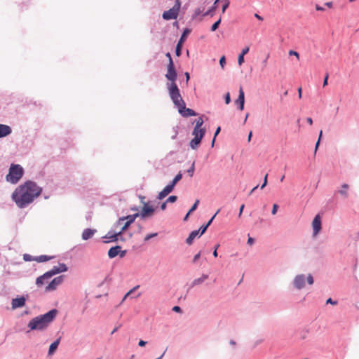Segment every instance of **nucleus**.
I'll use <instances>...</instances> for the list:
<instances>
[{"instance_id": "f257e3e1", "label": "nucleus", "mask_w": 359, "mask_h": 359, "mask_svg": "<svg viewBox=\"0 0 359 359\" xmlns=\"http://www.w3.org/2000/svg\"><path fill=\"white\" fill-rule=\"evenodd\" d=\"M41 192L42 188L35 182L27 180L15 189L11 198L18 208H25L39 196Z\"/></svg>"}, {"instance_id": "f03ea898", "label": "nucleus", "mask_w": 359, "mask_h": 359, "mask_svg": "<svg viewBox=\"0 0 359 359\" xmlns=\"http://www.w3.org/2000/svg\"><path fill=\"white\" fill-rule=\"evenodd\" d=\"M58 313L56 309H52L44 314L33 318L28 323L29 331H43L52 323Z\"/></svg>"}, {"instance_id": "7ed1b4c3", "label": "nucleus", "mask_w": 359, "mask_h": 359, "mask_svg": "<svg viewBox=\"0 0 359 359\" xmlns=\"http://www.w3.org/2000/svg\"><path fill=\"white\" fill-rule=\"evenodd\" d=\"M25 173L24 168L20 164L11 163L8 173L6 175V180L12 184H16Z\"/></svg>"}, {"instance_id": "20e7f679", "label": "nucleus", "mask_w": 359, "mask_h": 359, "mask_svg": "<svg viewBox=\"0 0 359 359\" xmlns=\"http://www.w3.org/2000/svg\"><path fill=\"white\" fill-rule=\"evenodd\" d=\"M306 283L309 285L313 284L314 278L311 273H309L307 276L303 273L295 276L292 284L294 288L297 290H301L305 287Z\"/></svg>"}, {"instance_id": "39448f33", "label": "nucleus", "mask_w": 359, "mask_h": 359, "mask_svg": "<svg viewBox=\"0 0 359 359\" xmlns=\"http://www.w3.org/2000/svg\"><path fill=\"white\" fill-rule=\"evenodd\" d=\"M167 85L170 99L175 106L178 109L182 104V102H184L180 95V89L176 83H170Z\"/></svg>"}, {"instance_id": "423d86ee", "label": "nucleus", "mask_w": 359, "mask_h": 359, "mask_svg": "<svg viewBox=\"0 0 359 359\" xmlns=\"http://www.w3.org/2000/svg\"><path fill=\"white\" fill-rule=\"evenodd\" d=\"M182 2L180 0H175L174 6L168 11H165L162 14V18L165 20H175L177 18L181 8Z\"/></svg>"}, {"instance_id": "0eeeda50", "label": "nucleus", "mask_w": 359, "mask_h": 359, "mask_svg": "<svg viewBox=\"0 0 359 359\" xmlns=\"http://www.w3.org/2000/svg\"><path fill=\"white\" fill-rule=\"evenodd\" d=\"M191 29L188 27L185 28L183 30V32L180 36V38L179 41H177L176 47H175V55L177 57H180L182 55L183 44L185 42V41L187 40V39L189 34L191 33Z\"/></svg>"}, {"instance_id": "6e6552de", "label": "nucleus", "mask_w": 359, "mask_h": 359, "mask_svg": "<svg viewBox=\"0 0 359 359\" xmlns=\"http://www.w3.org/2000/svg\"><path fill=\"white\" fill-rule=\"evenodd\" d=\"M121 234L122 233H121L119 231L111 228V230L105 236L102 237V239L104 243L116 242L118 241L119 236H121Z\"/></svg>"}, {"instance_id": "1a4fd4ad", "label": "nucleus", "mask_w": 359, "mask_h": 359, "mask_svg": "<svg viewBox=\"0 0 359 359\" xmlns=\"http://www.w3.org/2000/svg\"><path fill=\"white\" fill-rule=\"evenodd\" d=\"M165 76L170 83H175L177 78V73L173 60L168 62L167 73Z\"/></svg>"}, {"instance_id": "9d476101", "label": "nucleus", "mask_w": 359, "mask_h": 359, "mask_svg": "<svg viewBox=\"0 0 359 359\" xmlns=\"http://www.w3.org/2000/svg\"><path fill=\"white\" fill-rule=\"evenodd\" d=\"M140 217V212H136L133 215H128L127 216H123L124 223L123 226L120 229L119 231L121 233H123L126 231L128 229L130 225L135 222L137 217Z\"/></svg>"}, {"instance_id": "9b49d317", "label": "nucleus", "mask_w": 359, "mask_h": 359, "mask_svg": "<svg viewBox=\"0 0 359 359\" xmlns=\"http://www.w3.org/2000/svg\"><path fill=\"white\" fill-rule=\"evenodd\" d=\"M64 280V276H59L54 278L46 287V292H52L56 290L57 287L62 284Z\"/></svg>"}, {"instance_id": "f8f14e48", "label": "nucleus", "mask_w": 359, "mask_h": 359, "mask_svg": "<svg viewBox=\"0 0 359 359\" xmlns=\"http://www.w3.org/2000/svg\"><path fill=\"white\" fill-rule=\"evenodd\" d=\"M313 236H316L322 229V220L319 214L316 215L312 221Z\"/></svg>"}, {"instance_id": "ddd939ff", "label": "nucleus", "mask_w": 359, "mask_h": 359, "mask_svg": "<svg viewBox=\"0 0 359 359\" xmlns=\"http://www.w3.org/2000/svg\"><path fill=\"white\" fill-rule=\"evenodd\" d=\"M179 114L183 117H189L197 116L198 114L193 109L186 107V104L182 102V104L178 108Z\"/></svg>"}, {"instance_id": "4468645a", "label": "nucleus", "mask_w": 359, "mask_h": 359, "mask_svg": "<svg viewBox=\"0 0 359 359\" xmlns=\"http://www.w3.org/2000/svg\"><path fill=\"white\" fill-rule=\"evenodd\" d=\"M143 203H144V206L142 208V210L140 213V216L142 219H145V218L151 217L155 212V208L149 205L147 203L144 202Z\"/></svg>"}, {"instance_id": "2eb2a0df", "label": "nucleus", "mask_w": 359, "mask_h": 359, "mask_svg": "<svg viewBox=\"0 0 359 359\" xmlns=\"http://www.w3.org/2000/svg\"><path fill=\"white\" fill-rule=\"evenodd\" d=\"M28 297V295L26 296L22 295L20 297H17L15 298H13L12 299L11 305L13 309H16L18 308L23 307L26 304L27 298Z\"/></svg>"}, {"instance_id": "dca6fc26", "label": "nucleus", "mask_w": 359, "mask_h": 359, "mask_svg": "<svg viewBox=\"0 0 359 359\" xmlns=\"http://www.w3.org/2000/svg\"><path fill=\"white\" fill-rule=\"evenodd\" d=\"M68 271V267L65 263H59L58 266H54L50 270L48 271L50 277L60 273L66 272Z\"/></svg>"}, {"instance_id": "f3484780", "label": "nucleus", "mask_w": 359, "mask_h": 359, "mask_svg": "<svg viewBox=\"0 0 359 359\" xmlns=\"http://www.w3.org/2000/svg\"><path fill=\"white\" fill-rule=\"evenodd\" d=\"M235 103L237 104L238 109L241 111L243 110L245 104V93L242 87H241L239 89L238 96L235 101Z\"/></svg>"}, {"instance_id": "a211bd4d", "label": "nucleus", "mask_w": 359, "mask_h": 359, "mask_svg": "<svg viewBox=\"0 0 359 359\" xmlns=\"http://www.w3.org/2000/svg\"><path fill=\"white\" fill-rule=\"evenodd\" d=\"M174 189V187L169 183L166 185L161 191H160L157 196L158 200H162L165 198L169 194H170Z\"/></svg>"}, {"instance_id": "6ab92c4d", "label": "nucleus", "mask_w": 359, "mask_h": 359, "mask_svg": "<svg viewBox=\"0 0 359 359\" xmlns=\"http://www.w3.org/2000/svg\"><path fill=\"white\" fill-rule=\"evenodd\" d=\"M12 131V128L10 126L0 123V139L10 135Z\"/></svg>"}, {"instance_id": "aec40b11", "label": "nucleus", "mask_w": 359, "mask_h": 359, "mask_svg": "<svg viewBox=\"0 0 359 359\" xmlns=\"http://www.w3.org/2000/svg\"><path fill=\"white\" fill-rule=\"evenodd\" d=\"M96 232H97V230L95 229H90V228L85 229L82 233V236H81L82 239L84 241H87V240L91 238Z\"/></svg>"}, {"instance_id": "412c9836", "label": "nucleus", "mask_w": 359, "mask_h": 359, "mask_svg": "<svg viewBox=\"0 0 359 359\" xmlns=\"http://www.w3.org/2000/svg\"><path fill=\"white\" fill-rule=\"evenodd\" d=\"M51 277H50V274L48 273V271H46L43 275H41V276H40L36 278V285H37V287H41L44 284V281L46 280H48V279H49Z\"/></svg>"}, {"instance_id": "4be33fe9", "label": "nucleus", "mask_w": 359, "mask_h": 359, "mask_svg": "<svg viewBox=\"0 0 359 359\" xmlns=\"http://www.w3.org/2000/svg\"><path fill=\"white\" fill-rule=\"evenodd\" d=\"M120 249L121 247L120 245H115L109 248L108 250V257L109 259H113L118 255L120 253Z\"/></svg>"}, {"instance_id": "5701e85b", "label": "nucleus", "mask_w": 359, "mask_h": 359, "mask_svg": "<svg viewBox=\"0 0 359 359\" xmlns=\"http://www.w3.org/2000/svg\"><path fill=\"white\" fill-rule=\"evenodd\" d=\"M60 339H61V337H59L56 340H55L53 343L50 344L49 348H48V355L50 356L55 353V352L56 351V350L58 348V346L60 342Z\"/></svg>"}, {"instance_id": "b1692460", "label": "nucleus", "mask_w": 359, "mask_h": 359, "mask_svg": "<svg viewBox=\"0 0 359 359\" xmlns=\"http://www.w3.org/2000/svg\"><path fill=\"white\" fill-rule=\"evenodd\" d=\"M208 278V274H203L201 277H200L198 278L194 279L193 280V282L191 283L190 287L187 290V292L189 291V290L191 288L194 287L196 285H200V284L203 283Z\"/></svg>"}, {"instance_id": "393cba45", "label": "nucleus", "mask_w": 359, "mask_h": 359, "mask_svg": "<svg viewBox=\"0 0 359 359\" xmlns=\"http://www.w3.org/2000/svg\"><path fill=\"white\" fill-rule=\"evenodd\" d=\"M206 133V130L205 128H196V127L194 126V130L192 131V135L194 136V137H201V138H203Z\"/></svg>"}, {"instance_id": "a878e982", "label": "nucleus", "mask_w": 359, "mask_h": 359, "mask_svg": "<svg viewBox=\"0 0 359 359\" xmlns=\"http://www.w3.org/2000/svg\"><path fill=\"white\" fill-rule=\"evenodd\" d=\"M197 236L200 237L199 236V231H196V230L192 231L189 233V236L187 238L186 243L188 245H191L193 243L194 240Z\"/></svg>"}, {"instance_id": "bb28decb", "label": "nucleus", "mask_w": 359, "mask_h": 359, "mask_svg": "<svg viewBox=\"0 0 359 359\" xmlns=\"http://www.w3.org/2000/svg\"><path fill=\"white\" fill-rule=\"evenodd\" d=\"M202 140L203 138L199 136L198 137H194L189 142V147L192 149H196L199 147Z\"/></svg>"}, {"instance_id": "cd10ccee", "label": "nucleus", "mask_w": 359, "mask_h": 359, "mask_svg": "<svg viewBox=\"0 0 359 359\" xmlns=\"http://www.w3.org/2000/svg\"><path fill=\"white\" fill-rule=\"evenodd\" d=\"M198 204H199V200H196V201L194 202V203L192 205V206L191 207V208L189 209V210L188 211V212L186 214V215L184 216L183 220L184 221H187L189 217V215L194 212L195 211L198 206Z\"/></svg>"}, {"instance_id": "c85d7f7f", "label": "nucleus", "mask_w": 359, "mask_h": 359, "mask_svg": "<svg viewBox=\"0 0 359 359\" xmlns=\"http://www.w3.org/2000/svg\"><path fill=\"white\" fill-rule=\"evenodd\" d=\"M53 257L43 255L35 257L34 261H36L37 262H46L50 260Z\"/></svg>"}, {"instance_id": "c756f323", "label": "nucleus", "mask_w": 359, "mask_h": 359, "mask_svg": "<svg viewBox=\"0 0 359 359\" xmlns=\"http://www.w3.org/2000/svg\"><path fill=\"white\" fill-rule=\"evenodd\" d=\"M220 0H215L213 5L205 12L204 15H212V13L215 11L217 7V4Z\"/></svg>"}, {"instance_id": "7c9ffc66", "label": "nucleus", "mask_w": 359, "mask_h": 359, "mask_svg": "<svg viewBox=\"0 0 359 359\" xmlns=\"http://www.w3.org/2000/svg\"><path fill=\"white\" fill-rule=\"evenodd\" d=\"M182 178V173L180 172L178 174L175 175V177L172 179V180L170 182V184L175 188L176 184L179 181H180Z\"/></svg>"}, {"instance_id": "2f4dec72", "label": "nucleus", "mask_w": 359, "mask_h": 359, "mask_svg": "<svg viewBox=\"0 0 359 359\" xmlns=\"http://www.w3.org/2000/svg\"><path fill=\"white\" fill-rule=\"evenodd\" d=\"M349 186L348 184H343L341 185V189L339 191V193L341 195V196H344L345 198H346L348 196V193H347V189H348Z\"/></svg>"}, {"instance_id": "473e14b6", "label": "nucleus", "mask_w": 359, "mask_h": 359, "mask_svg": "<svg viewBox=\"0 0 359 359\" xmlns=\"http://www.w3.org/2000/svg\"><path fill=\"white\" fill-rule=\"evenodd\" d=\"M140 287V285H136L133 288L130 289L123 297L121 304H122L128 297L132 295V294L134 293V292Z\"/></svg>"}, {"instance_id": "72a5a7b5", "label": "nucleus", "mask_w": 359, "mask_h": 359, "mask_svg": "<svg viewBox=\"0 0 359 359\" xmlns=\"http://www.w3.org/2000/svg\"><path fill=\"white\" fill-rule=\"evenodd\" d=\"M123 222H124V218H123V217H121L118 219V220L116 222V223L114 224V225L112 226V229H116L117 230V228L123 224Z\"/></svg>"}, {"instance_id": "f704fd0d", "label": "nucleus", "mask_w": 359, "mask_h": 359, "mask_svg": "<svg viewBox=\"0 0 359 359\" xmlns=\"http://www.w3.org/2000/svg\"><path fill=\"white\" fill-rule=\"evenodd\" d=\"M221 23V18H219L216 22H215L211 26L210 30L212 32L216 31Z\"/></svg>"}, {"instance_id": "c9c22d12", "label": "nucleus", "mask_w": 359, "mask_h": 359, "mask_svg": "<svg viewBox=\"0 0 359 359\" xmlns=\"http://www.w3.org/2000/svg\"><path fill=\"white\" fill-rule=\"evenodd\" d=\"M195 123H196L195 127H196V128H199L202 127L204 121H203V119L202 117H199L198 119H196L195 121Z\"/></svg>"}, {"instance_id": "e433bc0d", "label": "nucleus", "mask_w": 359, "mask_h": 359, "mask_svg": "<svg viewBox=\"0 0 359 359\" xmlns=\"http://www.w3.org/2000/svg\"><path fill=\"white\" fill-rule=\"evenodd\" d=\"M158 236V233H149V234H147V235L144 237V242H147V241H149L151 238H154V237H156V236Z\"/></svg>"}, {"instance_id": "4c0bfd02", "label": "nucleus", "mask_w": 359, "mask_h": 359, "mask_svg": "<svg viewBox=\"0 0 359 359\" xmlns=\"http://www.w3.org/2000/svg\"><path fill=\"white\" fill-rule=\"evenodd\" d=\"M35 257H33L29 254H25L23 255V259L25 262H30V261H34Z\"/></svg>"}, {"instance_id": "58836bf2", "label": "nucleus", "mask_w": 359, "mask_h": 359, "mask_svg": "<svg viewBox=\"0 0 359 359\" xmlns=\"http://www.w3.org/2000/svg\"><path fill=\"white\" fill-rule=\"evenodd\" d=\"M309 332V329H305V330H303L302 331H301L299 333L300 338L302 339H306Z\"/></svg>"}, {"instance_id": "ea45409f", "label": "nucleus", "mask_w": 359, "mask_h": 359, "mask_svg": "<svg viewBox=\"0 0 359 359\" xmlns=\"http://www.w3.org/2000/svg\"><path fill=\"white\" fill-rule=\"evenodd\" d=\"M177 200V196H175V195H172V196H170L165 201L167 203H175L176 202Z\"/></svg>"}, {"instance_id": "a19ab883", "label": "nucleus", "mask_w": 359, "mask_h": 359, "mask_svg": "<svg viewBox=\"0 0 359 359\" xmlns=\"http://www.w3.org/2000/svg\"><path fill=\"white\" fill-rule=\"evenodd\" d=\"M224 1H225V2L222 5V13H225L226 10L229 8V6L230 5V1L229 0H224Z\"/></svg>"}, {"instance_id": "79ce46f5", "label": "nucleus", "mask_w": 359, "mask_h": 359, "mask_svg": "<svg viewBox=\"0 0 359 359\" xmlns=\"http://www.w3.org/2000/svg\"><path fill=\"white\" fill-rule=\"evenodd\" d=\"M267 183H268V174H266L264 177L263 183L260 186V189H263L264 188H265L266 187V185H267Z\"/></svg>"}, {"instance_id": "37998d69", "label": "nucleus", "mask_w": 359, "mask_h": 359, "mask_svg": "<svg viewBox=\"0 0 359 359\" xmlns=\"http://www.w3.org/2000/svg\"><path fill=\"white\" fill-rule=\"evenodd\" d=\"M231 95L229 93H226L224 95V102L226 104H229L231 102Z\"/></svg>"}, {"instance_id": "c03bdc74", "label": "nucleus", "mask_w": 359, "mask_h": 359, "mask_svg": "<svg viewBox=\"0 0 359 359\" xmlns=\"http://www.w3.org/2000/svg\"><path fill=\"white\" fill-rule=\"evenodd\" d=\"M194 162L192 163V165H191V167L187 170V172L188 174L191 177L194 172V169H195V167H194Z\"/></svg>"}, {"instance_id": "a18cd8bd", "label": "nucleus", "mask_w": 359, "mask_h": 359, "mask_svg": "<svg viewBox=\"0 0 359 359\" xmlns=\"http://www.w3.org/2000/svg\"><path fill=\"white\" fill-rule=\"evenodd\" d=\"M208 229H206V226H205L204 225L201 226L199 229H198L197 231H199V236H201L203 234H204L205 233V231H207Z\"/></svg>"}, {"instance_id": "49530a36", "label": "nucleus", "mask_w": 359, "mask_h": 359, "mask_svg": "<svg viewBox=\"0 0 359 359\" xmlns=\"http://www.w3.org/2000/svg\"><path fill=\"white\" fill-rule=\"evenodd\" d=\"M226 64V58L225 56H222L219 59V65L222 68L224 67V65Z\"/></svg>"}, {"instance_id": "de8ad7c7", "label": "nucleus", "mask_w": 359, "mask_h": 359, "mask_svg": "<svg viewBox=\"0 0 359 359\" xmlns=\"http://www.w3.org/2000/svg\"><path fill=\"white\" fill-rule=\"evenodd\" d=\"M329 74L327 72L323 79V86L325 87L328 84Z\"/></svg>"}, {"instance_id": "09e8293b", "label": "nucleus", "mask_w": 359, "mask_h": 359, "mask_svg": "<svg viewBox=\"0 0 359 359\" xmlns=\"http://www.w3.org/2000/svg\"><path fill=\"white\" fill-rule=\"evenodd\" d=\"M172 310L174 311V312H176V313H182V309H181L180 306H174L172 309Z\"/></svg>"}, {"instance_id": "8fccbe9b", "label": "nucleus", "mask_w": 359, "mask_h": 359, "mask_svg": "<svg viewBox=\"0 0 359 359\" xmlns=\"http://www.w3.org/2000/svg\"><path fill=\"white\" fill-rule=\"evenodd\" d=\"M278 204H273V208H272V210H271V214L272 215H276L277 213V211L278 210Z\"/></svg>"}, {"instance_id": "3c124183", "label": "nucleus", "mask_w": 359, "mask_h": 359, "mask_svg": "<svg viewBox=\"0 0 359 359\" xmlns=\"http://www.w3.org/2000/svg\"><path fill=\"white\" fill-rule=\"evenodd\" d=\"M244 55L239 54L238 57V63L241 66L244 62Z\"/></svg>"}, {"instance_id": "603ef678", "label": "nucleus", "mask_w": 359, "mask_h": 359, "mask_svg": "<svg viewBox=\"0 0 359 359\" xmlns=\"http://www.w3.org/2000/svg\"><path fill=\"white\" fill-rule=\"evenodd\" d=\"M326 304H332V305H336L337 304V301H335V300H333L332 298H328L327 300H326Z\"/></svg>"}, {"instance_id": "864d4df0", "label": "nucleus", "mask_w": 359, "mask_h": 359, "mask_svg": "<svg viewBox=\"0 0 359 359\" xmlns=\"http://www.w3.org/2000/svg\"><path fill=\"white\" fill-rule=\"evenodd\" d=\"M220 210H218L215 214L208 220V222H207L208 223V225H211V224L212 223L215 217H216V215L219 212Z\"/></svg>"}, {"instance_id": "5fc2aeb1", "label": "nucleus", "mask_w": 359, "mask_h": 359, "mask_svg": "<svg viewBox=\"0 0 359 359\" xmlns=\"http://www.w3.org/2000/svg\"><path fill=\"white\" fill-rule=\"evenodd\" d=\"M201 252H199L198 253L195 255L194 258H193V262L196 263L199 259V258L201 257Z\"/></svg>"}, {"instance_id": "6e6d98bb", "label": "nucleus", "mask_w": 359, "mask_h": 359, "mask_svg": "<svg viewBox=\"0 0 359 359\" xmlns=\"http://www.w3.org/2000/svg\"><path fill=\"white\" fill-rule=\"evenodd\" d=\"M289 55H294V56H296L298 59H299V54L297 51L293 50H290L289 51Z\"/></svg>"}, {"instance_id": "4d7b16f0", "label": "nucleus", "mask_w": 359, "mask_h": 359, "mask_svg": "<svg viewBox=\"0 0 359 359\" xmlns=\"http://www.w3.org/2000/svg\"><path fill=\"white\" fill-rule=\"evenodd\" d=\"M127 254V250H121V249H120V253H118V255L121 258H123Z\"/></svg>"}, {"instance_id": "13d9d810", "label": "nucleus", "mask_w": 359, "mask_h": 359, "mask_svg": "<svg viewBox=\"0 0 359 359\" xmlns=\"http://www.w3.org/2000/svg\"><path fill=\"white\" fill-rule=\"evenodd\" d=\"M249 50H250L249 47L247 46V47L244 48L242 50V51H241V53L240 54L243 55H246L249 52Z\"/></svg>"}, {"instance_id": "bf43d9fd", "label": "nucleus", "mask_w": 359, "mask_h": 359, "mask_svg": "<svg viewBox=\"0 0 359 359\" xmlns=\"http://www.w3.org/2000/svg\"><path fill=\"white\" fill-rule=\"evenodd\" d=\"M254 243H255V238L249 236L248 239V241H247V243L248 245H251L254 244Z\"/></svg>"}, {"instance_id": "052dcab7", "label": "nucleus", "mask_w": 359, "mask_h": 359, "mask_svg": "<svg viewBox=\"0 0 359 359\" xmlns=\"http://www.w3.org/2000/svg\"><path fill=\"white\" fill-rule=\"evenodd\" d=\"M167 203H168L166 201H164L161 204L160 208L161 210H165L166 209Z\"/></svg>"}, {"instance_id": "680f3d73", "label": "nucleus", "mask_w": 359, "mask_h": 359, "mask_svg": "<svg viewBox=\"0 0 359 359\" xmlns=\"http://www.w3.org/2000/svg\"><path fill=\"white\" fill-rule=\"evenodd\" d=\"M147 344V342L146 341H144L142 339H140L138 342V345L141 347H143L146 344Z\"/></svg>"}, {"instance_id": "e2e57ef3", "label": "nucleus", "mask_w": 359, "mask_h": 359, "mask_svg": "<svg viewBox=\"0 0 359 359\" xmlns=\"http://www.w3.org/2000/svg\"><path fill=\"white\" fill-rule=\"evenodd\" d=\"M316 10L318 11H324L325 8L323 6H320L318 4H316Z\"/></svg>"}, {"instance_id": "0e129e2a", "label": "nucleus", "mask_w": 359, "mask_h": 359, "mask_svg": "<svg viewBox=\"0 0 359 359\" xmlns=\"http://www.w3.org/2000/svg\"><path fill=\"white\" fill-rule=\"evenodd\" d=\"M220 131H221V127H220V126H218V127L217 128V129H216L215 132V134H214L215 137H216L219 135V133H220Z\"/></svg>"}, {"instance_id": "69168bd1", "label": "nucleus", "mask_w": 359, "mask_h": 359, "mask_svg": "<svg viewBox=\"0 0 359 359\" xmlns=\"http://www.w3.org/2000/svg\"><path fill=\"white\" fill-rule=\"evenodd\" d=\"M245 208V205L244 204H242L240 207V209H239V213H238V217H241L242 213H243V209Z\"/></svg>"}, {"instance_id": "338daca9", "label": "nucleus", "mask_w": 359, "mask_h": 359, "mask_svg": "<svg viewBox=\"0 0 359 359\" xmlns=\"http://www.w3.org/2000/svg\"><path fill=\"white\" fill-rule=\"evenodd\" d=\"M320 141L318 140L316 143V145H315V150H314V154L316 155V152H317V150L318 149V147L320 145Z\"/></svg>"}, {"instance_id": "774afa93", "label": "nucleus", "mask_w": 359, "mask_h": 359, "mask_svg": "<svg viewBox=\"0 0 359 359\" xmlns=\"http://www.w3.org/2000/svg\"><path fill=\"white\" fill-rule=\"evenodd\" d=\"M165 56L168 58V62H170L171 60H172V56H171V54L168 52L166 54H165Z\"/></svg>"}]
</instances>
